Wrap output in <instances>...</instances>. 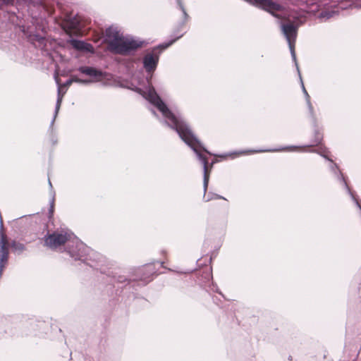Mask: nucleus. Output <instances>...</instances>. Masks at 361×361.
I'll use <instances>...</instances> for the list:
<instances>
[{"label":"nucleus","instance_id":"1","mask_svg":"<svg viewBox=\"0 0 361 361\" xmlns=\"http://www.w3.org/2000/svg\"><path fill=\"white\" fill-rule=\"evenodd\" d=\"M139 92L154 105L162 114L166 120L168 125L175 129L180 137L196 153L198 159L202 162L204 168V190L206 192L209 175L207 169L208 161L207 157L202 154V152H209L206 150L201 145L200 141L193 135L188 125L179 116L174 115L161 99L160 97L156 92L153 87H149L147 91L142 92L139 89Z\"/></svg>","mask_w":361,"mask_h":361},{"label":"nucleus","instance_id":"2","mask_svg":"<svg viewBox=\"0 0 361 361\" xmlns=\"http://www.w3.org/2000/svg\"><path fill=\"white\" fill-rule=\"evenodd\" d=\"M249 3L259 7L269 13H271L274 16L287 20L288 23H281V30L283 34L286 38L288 43L290 51L293 59L295 61L296 56L295 52V43L297 37V26L292 22H290V16L282 6L276 4L271 0H246Z\"/></svg>","mask_w":361,"mask_h":361},{"label":"nucleus","instance_id":"3","mask_svg":"<svg viewBox=\"0 0 361 361\" xmlns=\"http://www.w3.org/2000/svg\"><path fill=\"white\" fill-rule=\"evenodd\" d=\"M64 244L67 245L68 252L75 259H82L89 254L90 248L72 233L54 232L45 238V245L53 250Z\"/></svg>","mask_w":361,"mask_h":361},{"label":"nucleus","instance_id":"4","mask_svg":"<svg viewBox=\"0 0 361 361\" xmlns=\"http://www.w3.org/2000/svg\"><path fill=\"white\" fill-rule=\"evenodd\" d=\"M105 37L109 49L118 54H126L142 45L141 42L123 37L115 27H110L106 30Z\"/></svg>","mask_w":361,"mask_h":361},{"label":"nucleus","instance_id":"5","mask_svg":"<svg viewBox=\"0 0 361 361\" xmlns=\"http://www.w3.org/2000/svg\"><path fill=\"white\" fill-rule=\"evenodd\" d=\"M159 56L154 51L147 53L143 59V65L147 72H153L158 63Z\"/></svg>","mask_w":361,"mask_h":361},{"label":"nucleus","instance_id":"6","mask_svg":"<svg viewBox=\"0 0 361 361\" xmlns=\"http://www.w3.org/2000/svg\"><path fill=\"white\" fill-rule=\"evenodd\" d=\"M70 43L72 45V47L77 50L88 53L94 52L93 47L89 43L77 39H71L70 41Z\"/></svg>","mask_w":361,"mask_h":361},{"label":"nucleus","instance_id":"7","mask_svg":"<svg viewBox=\"0 0 361 361\" xmlns=\"http://www.w3.org/2000/svg\"><path fill=\"white\" fill-rule=\"evenodd\" d=\"M79 71L85 75L94 77L97 80H100L102 77V73L101 71H99L97 69L92 67H80L79 68Z\"/></svg>","mask_w":361,"mask_h":361},{"label":"nucleus","instance_id":"8","mask_svg":"<svg viewBox=\"0 0 361 361\" xmlns=\"http://www.w3.org/2000/svg\"><path fill=\"white\" fill-rule=\"evenodd\" d=\"M55 80H56V84L58 85V97H57V102H56V109H55V116H56L58 114V111L60 109L64 93H63V94L61 93V85H60L57 74H55Z\"/></svg>","mask_w":361,"mask_h":361},{"label":"nucleus","instance_id":"9","mask_svg":"<svg viewBox=\"0 0 361 361\" xmlns=\"http://www.w3.org/2000/svg\"><path fill=\"white\" fill-rule=\"evenodd\" d=\"M72 82H80V83H89L91 82V80H80L78 78H72L71 80H68L64 85L63 86H69Z\"/></svg>","mask_w":361,"mask_h":361},{"label":"nucleus","instance_id":"10","mask_svg":"<svg viewBox=\"0 0 361 361\" xmlns=\"http://www.w3.org/2000/svg\"><path fill=\"white\" fill-rule=\"evenodd\" d=\"M302 86L303 92L305 93V94L306 96V100H307V104L309 106V108H310V111H312V105H311V103H310V96H309L307 90H305L302 82Z\"/></svg>","mask_w":361,"mask_h":361},{"label":"nucleus","instance_id":"11","mask_svg":"<svg viewBox=\"0 0 361 361\" xmlns=\"http://www.w3.org/2000/svg\"><path fill=\"white\" fill-rule=\"evenodd\" d=\"M178 38V37H177L176 39L169 42V43L164 44L161 45V47L163 49H166V48L169 47L171 44H172Z\"/></svg>","mask_w":361,"mask_h":361},{"label":"nucleus","instance_id":"12","mask_svg":"<svg viewBox=\"0 0 361 361\" xmlns=\"http://www.w3.org/2000/svg\"><path fill=\"white\" fill-rule=\"evenodd\" d=\"M13 247L16 249V250H23V247L21 244H19V243H13Z\"/></svg>","mask_w":361,"mask_h":361},{"label":"nucleus","instance_id":"13","mask_svg":"<svg viewBox=\"0 0 361 361\" xmlns=\"http://www.w3.org/2000/svg\"><path fill=\"white\" fill-rule=\"evenodd\" d=\"M178 4H179V6H180V9L183 11V12L184 15H185V16H186L185 11V9H184V8H183V5L180 4V0H178Z\"/></svg>","mask_w":361,"mask_h":361},{"label":"nucleus","instance_id":"14","mask_svg":"<svg viewBox=\"0 0 361 361\" xmlns=\"http://www.w3.org/2000/svg\"><path fill=\"white\" fill-rule=\"evenodd\" d=\"M53 209H54V199L52 200V202H51V209H50V213L51 214L53 213Z\"/></svg>","mask_w":361,"mask_h":361},{"label":"nucleus","instance_id":"15","mask_svg":"<svg viewBox=\"0 0 361 361\" xmlns=\"http://www.w3.org/2000/svg\"><path fill=\"white\" fill-rule=\"evenodd\" d=\"M272 151L271 149H265V150H258L257 152H271Z\"/></svg>","mask_w":361,"mask_h":361},{"label":"nucleus","instance_id":"16","mask_svg":"<svg viewBox=\"0 0 361 361\" xmlns=\"http://www.w3.org/2000/svg\"><path fill=\"white\" fill-rule=\"evenodd\" d=\"M49 185H50L51 187H52V185H51V181H50V180H49Z\"/></svg>","mask_w":361,"mask_h":361}]
</instances>
